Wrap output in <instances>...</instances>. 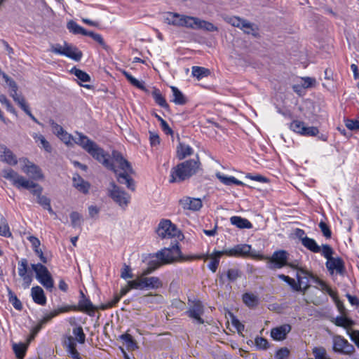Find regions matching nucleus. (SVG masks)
<instances>
[{
  "label": "nucleus",
  "instance_id": "nucleus-35",
  "mask_svg": "<svg viewBox=\"0 0 359 359\" xmlns=\"http://www.w3.org/2000/svg\"><path fill=\"white\" fill-rule=\"evenodd\" d=\"M152 95L155 102L160 105L161 107L168 109L169 107L168 104L166 102L165 98L162 96L160 90L158 89L154 88L152 92Z\"/></svg>",
  "mask_w": 359,
  "mask_h": 359
},
{
  "label": "nucleus",
  "instance_id": "nucleus-2",
  "mask_svg": "<svg viewBox=\"0 0 359 359\" xmlns=\"http://www.w3.org/2000/svg\"><path fill=\"white\" fill-rule=\"evenodd\" d=\"M2 176L5 179L10 180L17 188H24L29 190L34 196H36V202L40 205L46 209L49 213L55 214L50 205V198L42 195L43 188L39 184L27 180L11 168L4 170L2 171Z\"/></svg>",
  "mask_w": 359,
  "mask_h": 359
},
{
  "label": "nucleus",
  "instance_id": "nucleus-43",
  "mask_svg": "<svg viewBox=\"0 0 359 359\" xmlns=\"http://www.w3.org/2000/svg\"><path fill=\"white\" fill-rule=\"evenodd\" d=\"M28 270V261L27 259H22L18 262V274L20 277L27 275L29 273Z\"/></svg>",
  "mask_w": 359,
  "mask_h": 359
},
{
  "label": "nucleus",
  "instance_id": "nucleus-55",
  "mask_svg": "<svg viewBox=\"0 0 359 359\" xmlns=\"http://www.w3.org/2000/svg\"><path fill=\"white\" fill-rule=\"evenodd\" d=\"M290 354V351L287 348L283 347L277 351L275 358L276 359H286Z\"/></svg>",
  "mask_w": 359,
  "mask_h": 359
},
{
  "label": "nucleus",
  "instance_id": "nucleus-3",
  "mask_svg": "<svg viewBox=\"0 0 359 359\" xmlns=\"http://www.w3.org/2000/svg\"><path fill=\"white\" fill-rule=\"evenodd\" d=\"M199 164L198 159H191L179 163L172 170L170 182H180L189 178L196 172Z\"/></svg>",
  "mask_w": 359,
  "mask_h": 359
},
{
  "label": "nucleus",
  "instance_id": "nucleus-42",
  "mask_svg": "<svg viewBox=\"0 0 359 359\" xmlns=\"http://www.w3.org/2000/svg\"><path fill=\"white\" fill-rule=\"evenodd\" d=\"M71 224L74 228L81 227L82 222L81 215L76 211L72 212L70 214Z\"/></svg>",
  "mask_w": 359,
  "mask_h": 359
},
{
  "label": "nucleus",
  "instance_id": "nucleus-30",
  "mask_svg": "<svg viewBox=\"0 0 359 359\" xmlns=\"http://www.w3.org/2000/svg\"><path fill=\"white\" fill-rule=\"evenodd\" d=\"M306 248L310 251L318 253L320 252L321 248L316 243L315 240L310 238H304L303 243H302Z\"/></svg>",
  "mask_w": 359,
  "mask_h": 359
},
{
  "label": "nucleus",
  "instance_id": "nucleus-10",
  "mask_svg": "<svg viewBox=\"0 0 359 359\" xmlns=\"http://www.w3.org/2000/svg\"><path fill=\"white\" fill-rule=\"evenodd\" d=\"M333 350L342 354L351 355L355 351V348L346 339L336 335L333 337Z\"/></svg>",
  "mask_w": 359,
  "mask_h": 359
},
{
  "label": "nucleus",
  "instance_id": "nucleus-26",
  "mask_svg": "<svg viewBox=\"0 0 359 359\" xmlns=\"http://www.w3.org/2000/svg\"><path fill=\"white\" fill-rule=\"evenodd\" d=\"M337 326L342 327L348 330L355 325L353 320L345 316H337L332 320Z\"/></svg>",
  "mask_w": 359,
  "mask_h": 359
},
{
  "label": "nucleus",
  "instance_id": "nucleus-40",
  "mask_svg": "<svg viewBox=\"0 0 359 359\" xmlns=\"http://www.w3.org/2000/svg\"><path fill=\"white\" fill-rule=\"evenodd\" d=\"M8 290L9 295V302L13 304V307L15 309L21 311L22 309L21 302L18 299L17 296L11 291V290L8 288Z\"/></svg>",
  "mask_w": 359,
  "mask_h": 359
},
{
  "label": "nucleus",
  "instance_id": "nucleus-49",
  "mask_svg": "<svg viewBox=\"0 0 359 359\" xmlns=\"http://www.w3.org/2000/svg\"><path fill=\"white\" fill-rule=\"evenodd\" d=\"M84 36H90L93 40L100 43L103 48H105V43L100 34L86 30V34H84Z\"/></svg>",
  "mask_w": 359,
  "mask_h": 359
},
{
  "label": "nucleus",
  "instance_id": "nucleus-24",
  "mask_svg": "<svg viewBox=\"0 0 359 359\" xmlns=\"http://www.w3.org/2000/svg\"><path fill=\"white\" fill-rule=\"evenodd\" d=\"M143 286L144 288L157 289L163 286L161 280L158 277H143Z\"/></svg>",
  "mask_w": 359,
  "mask_h": 359
},
{
  "label": "nucleus",
  "instance_id": "nucleus-29",
  "mask_svg": "<svg viewBox=\"0 0 359 359\" xmlns=\"http://www.w3.org/2000/svg\"><path fill=\"white\" fill-rule=\"evenodd\" d=\"M230 220L232 224L236 225L240 229H250L252 226L251 222L247 219H243L240 217H231Z\"/></svg>",
  "mask_w": 359,
  "mask_h": 359
},
{
  "label": "nucleus",
  "instance_id": "nucleus-37",
  "mask_svg": "<svg viewBox=\"0 0 359 359\" xmlns=\"http://www.w3.org/2000/svg\"><path fill=\"white\" fill-rule=\"evenodd\" d=\"M123 74L126 76L127 80L134 86L137 87L139 89L147 90L143 82L139 81L137 79L134 78L131 74H130L126 71H123Z\"/></svg>",
  "mask_w": 359,
  "mask_h": 359
},
{
  "label": "nucleus",
  "instance_id": "nucleus-64",
  "mask_svg": "<svg viewBox=\"0 0 359 359\" xmlns=\"http://www.w3.org/2000/svg\"><path fill=\"white\" fill-rule=\"evenodd\" d=\"M121 277L123 279L131 278L133 277L131 273L130 267L126 264L124 265V269L121 271Z\"/></svg>",
  "mask_w": 359,
  "mask_h": 359
},
{
  "label": "nucleus",
  "instance_id": "nucleus-31",
  "mask_svg": "<svg viewBox=\"0 0 359 359\" xmlns=\"http://www.w3.org/2000/svg\"><path fill=\"white\" fill-rule=\"evenodd\" d=\"M119 337L125 342L128 349L133 351L138 348L137 342L131 334L126 333L121 334Z\"/></svg>",
  "mask_w": 359,
  "mask_h": 359
},
{
  "label": "nucleus",
  "instance_id": "nucleus-6",
  "mask_svg": "<svg viewBox=\"0 0 359 359\" xmlns=\"http://www.w3.org/2000/svg\"><path fill=\"white\" fill-rule=\"evenodd\" d=\"M225 255L233 257H250L257 259H266L264 255L251 251V246L247 244H241L229 250H224Z\"/></svg>",
  "mask_w": 359,
  "mask_h": 359
},
{
  "label": "nucleus",
  "instance_id": "nucleus-34",
  "mask_svg": "<svg viewBox=\"0 0 359 359\" xmlns=\"http://www.w3.org/2000/svg\"><path fill=\"white\" fill-rule=\"evenodd\" d=\"M243 302L249 307H254L258 304V297L250 293H245L243 294Z\"/></svg>",
  "mask_w": 359,
  "mask_h": 359
},
{
  "label": "nucleus",
  "instance_id": "nucleus-23",
  "mask_svg": "<svg viewBox=\"0 0 359 359\" xmlns=\"http://www.w3.org/2000/svg\"><path fill=\"white\" fill-rule=\"evenodd\" d=\"M184 15L177 13L169 12L165 18V21L169 25L176 27H182Z\"/></svg>",
  "mask_w": 359,
  "mask_h": 359
},
{
  "label": "nucleus",
  "instance_id": "nucleus-32",
  "mask_svg": "<svg viewBox=\"0 0 359 359\" xmlns=\"http://www.w3.org/2000/svg\"><path fill=\"white\" fill-rule=\"evenodd\" d=\"M172 91L173 93L174 99L173 102L177 104L183 105L185 104L187 102L185 96L182 94V93L176 87H171Z\"/></svg>",
  "mask_w": 359,
  "mask_h": 359
},
{
  "label": "nucleus",
  "instance_id": "nucleus-33",
  "mask_svg": "<svg viewBox=\"0 0 359 359\" xmlns=\"http://www.w3.org/2000/svg\"><path fill=\"white\" fill-rule=\"evenodd\" d=\"M210 74V71L208 69L201 67L194 66L192 67V75L196 77L198 80L203 77L208 76Z\"/></svg>",
  "mask_w": 359,
  "mask_h": 359
},
{
  "label": "nucleus",
  "instance_id": "nucleus-18",
  "mask_svg": "<svg viewBox=\"0 0 359 359\" xmlns=\"http://www.w3.org/2000/svg\"><path fill=\"white\" fill-rule=\"evenodd\" d=\"M22 170L34 180H40L43 177L41 168L34 163L25 165Z\"/></svg>",
  "mask_w": 359,
  "mask_h": 359
},
{
  "label": "nucleus",
  "instance_id": "nucleus-52",
  "mask_svg": "<svg viewBox=\"0 0 359 359\" xmlns=\"http://www.w3.org/2000/svg\"><path fill=\"white\" fill-rule=\"evenodd\" d=\"M345 125L347 128L351 130H359V118L358 119H346Z\"/></svg>",
  "mask_w": 359,
  "mask_h": 359
},
{
  "label": "nucleus",
  "instance_id": "nucleus-47",
  "mask_svg": "<svg viewBox=\"0 0 359 359\" xmlns=\"http://www.w3.org/2000/svg\"><path fill=\"white\" fill-rule=\"evenodd\" d=\"M142 276L137 277L135 280L128 282V286L131 289H144Z\"/></svg>",
  "mask_w": 359,
  "mask_h": 359
},
{
  "label": "nucleus",
  "instance_id": "nucleus-25",
  "mask_svg": "<svg viewBox=\"0 0 359 359\" xmlns=\"http://www.w3.org/2000/svg\"><path fill=\"white\" fill-rule=\"evenodd\" d=\"M223 255H225L224 250L215 251L213 253L208 255V258L211 259L212 261L209 263L208 266L213 273L216 272L219 266V259Z\"/></svg>",
  "mask_w": 359,
  "mask_h": 359
},
{
  "label": "nucleus",
  "instance_id": "nucleus-61",
  "mask_svg": "<svg viewBox=\"0 0 359 359\" xmlns=\"http://www.w3.org/2000/svg\"><path fill=\"white\" fill-rule=\"evenodd\" d=\"M348 334L351 339L359 348V330H348Z\"/></svg>",
  "mask_w": 359,
  "mask_h": 359
},
{
  "label": "nucleus",
  "instance_id": "nucleus-58",
  "mask_svg": "<svg viewBox=\"0 0 359 359\" xmlns=\"http://www.w3.org/2000/svg\"><path fill=\"white\" fill-rule=\"evenodd\" d=\"M287 266L290 267V268H292V269H297L298 271L297 273H299L301 274V276L302 275L309 276V274H311L310 272H309L308 271H306L304 268L299 267L298 266V264H296L295 262H288V264Z\"/></svg>",
  "mask_w": 359,
  "mask_h": 359
},
{
  "label": "nucleus",
  "instance_id": "nucleus-59",
  "mask_svg": "<svg viewBox=\"0 0 359 359\" xmlns=\"http://www.w3.org/2000/svg\"><path fill=\"white\" fill-rule=\"evenodd\" d=\"M49 123H50V126L52 127V130H53V132L54 134H55L57 137L60 134H62V133L64 131V129L62 128V126L58 125L53 120H50Z\"/></svg>",
  "mask_w": 359,
  "mask_h": 359
},
{
  "label": "nucleus",
  "instance_id": "nucleus-44",
  "mask_svg": "<svg viewBox=\"0 0 359 359\" xmlns=\"http://www.w3.org/2000/svg\"><path fill=\"white\" fill-rule=\"evenodd\" d=\"M241 275V271L238 269H229L226 273L227 278L231 282L236 280Z\"/></svg>",
  "mask_w": 359,
  "mask_h": 359
},
{
  "label": "nucleus",
  "instance_id": "nucleus-12",
  "mask_svg": "<svg viewBox=\"0 0 359 359\" xmlns=\"http://www.w3.org/2000/svg\"><path fill=\"white\" fill-rule=\"evenodd\" d=\"M204 312L203 306L200 301L194 302L192 305L190 306L187 313L189 318H194L199 324H203L204 320L201 317Z\"/></svg>",
  "mask_w": 359,
  "mask_h": 359
},
{
  "label": "nucleus",
  "instance_id": "nucleus-21",
  "mask_svg": "<svg viewBox=\"0 0 359 359\" xmlns=\"http://www.w3.org/2000/svg\"><path fill=\"white\" fill-rule=\"evenodd\" d=\"M73 186L83 194H87L90 188V184L78 174L73 177Z\"/></svg>",
  "mask_w": 359,
  "mask_h": 359
},
{
  "label": "nucleus",
  "instance_id": "nucleus-62",
  "mask_svg": "<svg viewBox=\"0 0 359 359\" xmlns=\"http://www.w3.org/2000/svg\"><path fill=\"white\" fill-rule=\"evenodd\" d=\"M149 140L152 147L157 146L160 144V137L157 133L149 131Z\"/></svg>",
  "mask_w": 359,
  "mask_h": 359
},
{
  "label": "nucleus",
  "instance_id": "nucleus-28",
  "mask_svg": "<svg viewBox=\"0 0 359 359\" xmlns=\"http://www.w3.org/2000/svg\"><path fill=\"white\" fill-rule=\"evenodd\" d=\"M193 149L189 145L180 142L177 147V156L180 160H182L187 156L191 155Z\"/></svg>",
  "mask_w": 359,
  "mask_h": 359
},
{
  "label": "nucleus",
  "instance_id": "nucleus-53",
  "mask_svg": "<svg viewBox=\"0 0 359 359\" xmlns=\"http://www.w3.org/2000/svg\"><path fill=\"white\" fill-rule=\"evenodd\" d=\"M302 80V87L304 88H312L315 86L316 83V79L311 77H304Z\"/></svg>",
  "mask_w": 359,
  "mask_h": 359
},
{
  "label": "nucleus",
  "instance_id": "nucleus-38",
  "mask_svg": "<svg viewBox=\"0 0 359 359\" xmlns=\"http://www.w3.org/2000/svg\"><path fill=\"white\" fill-rule=\"evenodd\" d=\"M71 72L74 74L80 81L83 82H88L90 81V76L85 72L74 67Z\"/></svg>",
  "mask_w": 359,
  "mask_h": 359
},
{
  "label": "nucleus",
  "instance_id": "nucleus-15",
  "mask_svg": "<svg viewBox=\"0 0 359 359\" xmlns=\"http://www.w3.org/2000/svg\"><path fill=\"white\" fill-rule=\"evenodd\" d=\"M70 310L73 311H80L82 312H86L89 315H93L95 311V307L93 305L90 299L85 298L81 299L79 302V306H71Z\"/></svg>",
  "mask_w": 359,
  "mask_h": 359
},
{
  "label": "nucleus",
  "instance_id": "nucleus-22",
  "mask_svg": "<svg viewBox=\"0 0 359 359\" xmlns=\"http://www.w3.org/2000/svg\"><path fill=\"white\" fill-rule=\"evenodd\" d=\"M32 297L35 303L40 305H45L46 297L43 289L39 286H35L32 288Z\"/></svg>",
  "mask_w": 359,
  "mask_h": 359
},
{
  "label": "nucleus",
  "instance_id": "nucleus-57",
  "mask_svg": "<svg viewBox=\"0 0 359 359\" xmlns=\"http://www.w3.org/2000/svg\"><path fill=\"white\" fill-rule=\"evenodd\" d=\"M319 227L325 237H326L327 238H331L332 232L326 223H325L324 222H320L319 223Z\"/></svg>",
  "mask_w": 359,
  "mask_h": 359
},
{
  "label": "nucleus",
  "instance_id": "nucleus-39",
  "mask_svg": "<svg viewBox=\"0 0 359 359\" xmlns=\"http://www.w3.org/2000/svg\"><path fill=\"white\" fill-rule=\"evenodd\" d=\"M73 334L76 337V339L79 343H85L86 334H84L81 326H76L75 327H74Z\"/></svg>",
  "mask_w": 359,
  "mask_h": 359
},
{
  "label": "nucleus",
  "instance_id": "nucleus-54",
  "mask_svg": "<svg viewBox=\"0 0 359 359\" xmlns=\"http://www.w3.org/2000/svg\"><path fill=\"white\" fill-rule=\"evenodd\" d=\"M225 20L229 24L238 28L241 27V23L243 20V18L236 16L229 17L226 18Z\"/></svg>",
  "mask_w": 359,
  "mask_h": 359
},
{
  "label": "nucleus",
  "instance_id": "nucleus-19",
  "mask_svg": "<svg viewBox=\"0 0 359 359\" xmlns=\"http://www.w3.org/2000/svg\"><path fill=\"white\" fill-rule=\"evenodd\" d=\"M0 152L2 153L1 155V161L11 165L17 164L18 161L16 156L4 144L0 145Z\"/></svg>",
  "mask_w": 359,
  "mask_h": 359
},
{
  "label": "nucleus",
  "instance_id": "nucleus-1",
  "mask_svg": "<svg viewBox=\"0 0 359 359\" xmlns=\"http://www.w3.org/2000/svg\"><path fill=\"white\" fill-rule=\"evenodd\" d=\"M76 134L78 137H75L74 141L76 144L81 146L86 151L107 169L112 170L116 174L117 181L120 184H126L129 190L135 191V183L130 177V175L134 174L135 172L130 163L123 158L120 152L113 151L112 158L114 161L118 164L120 169L123 170L122 172H118V170L109 160V154L104 151L102 148L100 147L95 142L90 140L82 133H76Z\"/></svg>",
  "mask_w": 359,
  "mask_h": 359
},
{
  "label": "nucleus",
  "instance_id": "nucleus-51",
  "mask_svg": "<svg viewBox=\"0 0 359 359\" xmlns=\"http://www.w3.org/2000/svg\"><path fill=\"white\" fill-rule=\"evenodd\" d=\"M333 253L334 251L329 245L325 244L322 245V255L327 259V261L333 258Z\"/></svg>",
  "mask_w": 359,
  "mask_h": 359
},
{
  "label": "nucleus",
  "instance_id": "nucleus-9",
  "mask_svg": "<svg viewBox=\"0 0 359 359\" xmlns=\"http://www.w3.org/2000/svg\"><path fill=\"white\" fill-rule=\"evenodd\" d=\"M289 254L285 250H278L273 252L271 257H265L268 260L267 266L270 269H280L288 264Z\"/></svg>",
  "mask_w": 359,
  "mask_h": 359
},
{
  "label": "nucleus",
  "instance_id": "nucleus-16",
  "mask_svg": "<svg viewBox=\"0 0 359 359\" xmlns=\"http://www.w3.org/2000/svg\"><path fill=\"white\" fill-rule=\"evenodd\" d=\"M292 327L289 324H284L279 327L273 328L271 330V337L278 341L283 340L286 338L287 334L291 331Z\"/></svg>",
  "mask_w": 359,
  "mask_h": 359
},
{
  "label": "nucleus",
  "instance_id": "nucleus-5",
  "mask_svg": "<svg viewBox=\"0 0 359 359\" xmlns=\"http://www.w3.org/2000/svg\"><path fill=\"white\" fill-rule=\"evenodd\" d=\"M32 269L36 273V278L47 290H51L54 287L53 279L47 267L38 263L32 264Z\"/></svg>",
  "mask_w": 359,
  "mask_h": 359
},
{
  "label": "nucleus",
  "instance_id": "nucleus-27",
  "mask_svg": "<svg viewBox=\"0 0 359 359\" xmlns=\"http://www.w3.org/2000/svg\"><path fill=\"white\" fill-rule=\"evenodd\" d=\"M309 277L320 285V289L322 291L327 292L332 299L337 298V293L334 292L323 280L319 279L311 273L309 274Z\"/></svg>",
  "mask_w": 359,
  "mask_h": 359
},
{
  "label": "nucleus",
  "instance_id": "nucleus-14",
  "mask_svg": "<svg viewBox=\"0 0 359 359\" xmlns=\"http://www.w3.org/2000/svg\"><path fill=\"white\" fill-rule=\"evenodd\" d=\"M180 203L185 210L197 211L202 207V201L200 198L184 197L180 199Z\"/></svg>",
  "mask_w": 359,
  "mask_h": 359
},
{
  "label": "nucleus",
  "instance_id": "nucleus-17",
  "mask_svg": "<svg viewBox=\"0 0 359 359\" xmlns=\"http://www.w3.org/2000/svg\"><path fill=\"white\" fill-rule=\"evenodd\" d=\"M297 283L293 279L290 278V280L287 282V283L292 287V288L295 291L302 292L303 294H305L306 290L309 288L310 285L309 284H306V285H303L304 279H307L306 276H302L299 273H297Z\"/></svg>",
  "mask_w": 359,
  "mask_h": 359
},
{
  "label": "nucleus",
  "instance_id": "nucleus-46",
  "mask_svg": "<svg viewBox=\"0 0 359 359\" xmlns=\"http://www.w3.org/2000/svg\"><path fill=\"white\" fill-rule=\"evenodd\" d=\"M142 299L147 304H158L162 299V297L158 294L152 295L149 294L142 297Z\"/></svg>",
  "mask_w": 359,
  "mask_h": 359
},
{
  "label": "nucleus",
  "instance_id": "nucleus-56",
  "mask_svg": "<svg viewBox=\"0 0 359 359\" xmlns=\"http://www.w3.org/2000/svg\"><path fill=\"white\" fill-rule=\"evenodd\" d=\"M255 345L257 348L261 349H267L269 348L268 341L263 337H257L255 339Z\"/></svg>",
  "mask_w": 359,
  "mask_h": 359
},
{
  "label": "nucleus",
  "instance_id": "nucleus-8",
  "mask_svg": "<svg viewBox=\"0 0 359 359\" xmlns=\"http://www.w3.org/2000/svg\"><path fill=\"white\" fill-rule=\"evenodd\" d=\"M109 186L110 187L108 188L109 196L120 206H127L129 203L130 196L117 186L114 182H111Z\"/></svg>",
  "mask_w": 359,
  "mask_h": 359
},
{
  "label": "nucleus",
  "instance_id": "nucleus-45",
  "mask_svg": "<svg viewBox=\"0 0 359 359\" xmlns=\"http://www.w3.org/2000/svg\"><path fill=\"white\" fill-rule=\"evenodd\" d=\"M290 128L295 133L302 135L305 130L304 123L300 121H293L290 124Z\"/></svg>",
  "mask_w": 359,
  "mask_h": 359
},
{
  "label": "nucleus",
  "instance_id": "nucleus-48",
  "mask_svg": "<svg viewBox=\"0 0 359 359\" xmlns=\"http://www.w3.org/2000/svg\"><path fill=\"white\" fill-rule=\"evenodd\" d=\"M0 102L5 104L6 107V109L14 115L17 116V111L13 107L10 101L8 100L6 95H0Z\"/></svg>",
  "mask_w": 359,
  "mask_h": 359
},
{
  "label": "nucleus",
  "instance_id": "nucleus-4",
  "mask_svg": "<svg viewBox=\"0 0 359 359\" xmlns=\"http://www.w3.org/2000/svg\"><path fill=\"white\" fill-rule=\"evenodd\" d=\"M156 257L160 259L163 264H170L176 261L184 262L191 260L192 257H184L182 255L179 247V243L175 241L170 248H165L156 255Z\"/></svg>",
  "mask_w": 359,
  "mask_h": 359
},
{
  "label": "nucleus",
  "instance_id": "nucleus-60",
  "mask_svg": "<svg viewBox=\"0 0 359 359\" xmlns=\"http://www.w3.org/2000/svg\"><path fill=\"white\" fill-rule=\"evenodd\" d=\"M319 133V130L317 127L311 126L306 127L305 126V130H304L303 135L306 136H316Z\"/></svg>",
  "mask_w": 359,
  "mask_h": 359
},
{
  "label": "nucleus",
  "instance_id": "nucleus-63",
  "mask_svg": "<svg viewBox=\"0 0 359 359\" xmlns=\"http://www.w3.org/2000/svg\"><path fill=\"white\" fill-rule=\"evenodd\" d=\"M15 102L25 112L29 109V107L28 104L26 103V100L23 96L19 97Z\"/></svg>",
  "mask_w": 359,
  "mask_h": 359
},
{
  "label": "nucleus",
  "instance_id": "nucleus-11",
  "mask_svg": "<svg viewBox=\"0 0 359 359\" xmlns=\"http://www.w3.org/2000/svg\"><path fill=\"white\" fill-rule=\"evenodd\" d=\"M70 309V307H61L58 309L51 311L49 314L45 316L39 323L33 328L32 330V338L42 328L43 325L50 321L53 318L55 317L60 313L67 312Z\"/></svg>",
  "mask_w": 359,
  "mask_h": 359
},
{
  "label": "nucleus",
  "instance_id": "nucleus-7",
  "mask_svg": "<svg viewBox=\"0 0 359 359\" xmlns=\"http://www.w3.org/2000/svg\"><path fill=\"white\" fill-rule=\"evenodd\" d=\"M156 233L161 238L180 237V232L170 220L163 219L159 222L156 230Z\"/></svg>",
  "mask_w": 359,
  "mask_h": 359
},
{
  "label": "nucleus",
  "instance_id": "nucleus-41",
  "mask_svg": "<svg viewBox=\"0 0 359 359\" xmlns=\"http://www.w3.org/2000/svg\"><path fill=\"white\" fill-rule=\"evenodd\" d=\"M26 346L23 344H15L13 346V349L15 352L17 358L23 359L26 352Z\"/></svg>",
  "mask_w": 359,
  "mask_h": 359
},
{
  "label": "nucleus",
  "instance_id": "nucleus-20",
  "mask_svg": "<svg viewBox=\"0 0 359 359\" xmlns=\"http://www.w3.org/2000/svg\"><path fill=\"white\" fill-rule=\"evenodd\" d=\"M63 55L72 58L76 61H79L82 57V52L74 46L65 43V50Z\"/></svg>",
  "mask_w": 359,
  "mask_h": 359
},
{
  "label": "nucleus",
  "instance_id": "nucleus-36",
  "mask_svg": "<svg viewBox=\"0 0 359 359\" xmlns=\"http://www.w3.org/2000/svg\"><path fill=\"white\" fill-rule=\"evenodd\" d=\"M67 29L74 33V34H86V30L82 27L77 25L74 21L70 20L67 25Z\"/></svg>",
  "mask_w": 359,
  "mask_h": 359
},
{
  "label": "nucleus",
  "instance_id": "nucleus-13",
  "mask_svg": "<svg viewBox=\"0 0 359 359\" xmlns=\"http://www.w3.org/2000/svg\"><path fill=\"white\" fill-rule=\"evenodd\" d=\"M325 264L331 274H333L334 270L341 276H344L346 272L344 262L340 257H333L327 261Z\"/></svg>",
  "mask_w": 359,
  "mask_h": 359
},
{
  "label": "nucleus",
  "instance_id": "nucleus-50",
  "mask_svg": "<svg viewBox=\"0 0 359 359\" xmlns=\"http://www.w3.org/2000/svg\"><path fill=\"white\" fill-rule=\"evenodd\" d=\"M315 359H324L326 358V350L323 347H315L313 349Z\"/></svg>",
  "mask_w": 359,
  "mask_h": 359
}]
</instances>
